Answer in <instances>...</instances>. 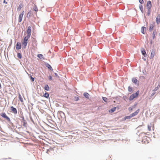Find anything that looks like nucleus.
<instances>
[{
	"label": "nucleus",
	"mask_w": 160,
	"mask_h": 160,
	"mask_svg": "<svg viewBox=\"0 0 160 160\" xmlns=\"http://www.w3.org/2000/svg\"><path fill=\"white\" fill-rule=\"evenodd\" d=\"M47 67L50 70H53L52 67L49 64L48 65Z\"/></svg>",
	"instance_id": "obj_30"
},
{
	"label": "nucleus",
	"mask_w": 160,
	"mask_h": 160,
	"mask_svg": "<svg viewBox=\"0 0 160 160\" xmlns=\"http://www.w3.org/2000/svg\"><path fill=\"white\" fill-rule=\"evenodd\" d=\"M38 57L40 59H44V58L43 57V55L42 54H39L38 55Z\"/></svg>",
	"instance_id": "obj_16"
},
{
	"label": "nucleus",
	"mask_w": 160,
	"mask_h": 160,
	"mask_svg": "<svg viewBox=\"0 0 160 160\" xmlns=\"http://www.w3.org/2000/svg\"><path fill=\"white\" fill-rule=\"evenodd\" d=\"M156 32L154 31L152 33V38L154 39L155 38Z\"/></svg>",
	"instance_id": "obj_28"
},
{
	"label": "nucleus",
	"mask_w": 160,
	"mask_h": 160,
	"mask_svg": "<svg viewBox=\"0 0 160 160\" xmlns=\"http://www.w3.org/2000/svg\"><path fill=\"white\" fill-rule=\"evenodd\" d=\"M22 123L24 127H27V123L23 117L22 118Z\"/></svg>",
	"instance_id": "obj_8"
},
{
	"label": "nucleus",
	"mask_w": 160,
	"mask_h": 160,
	"mask_svg": "<svg viewBox=\"0 0 160 160\" xmlns=\"http://www.w3.org/2000/svg\"><path fill=\"white\" fill-rule=\"evenodd\" d=\"M31 32V27L29 26L28 27L27 30V35L24 37L23 41L22 42V48L23 49L26 48L28 43V40L30 38Z\"/></svg>",
	"instance_id": "obj_1"
},
{
	"label": "nucleus",
	"mask_w": 160,
	"mask_h": 160,
	"mask_svg": "<svg viewBox=\"0 0 160 160\" xmlns=\"http://www.w3.org/2000/svg\"><path fill=\"white\" fill-rule=\"evenodd\" d=\"M102 99L104 102H107L108 99L106 97H102Z\"/></svg>",
	"instance_id": "obj_31"
},
{
	"label": "nucleus",
	"mask_w": 160,
	"mask_h": 160,
	"mask_svg": "<svg viewBox=\"0 0 160 160\" xmlns=\"http://www.w3.org/2000/svg\"><path fill=\"white\" fill-rule=\"evenodd\" d=\"M131 118H132V117L130 114L129 116H126L124 117V120H125L127 119H130Z\"/></svg>",
	"instance_id": "obj_19"
},
{
	"label": "nucleus",
	"mask_w": 160,
	"mask_h": 160,
	"mask_svg": "<svg viewBox=\"0 0 160 160\" xmlns=\"http://www.w3.org/2000/svg\"><path fill=\"white\" fill-rule=\"evenodd\" d=\"M132 109H133L132 108H131V107L130 108H129V111L132 110Z\"/></svg>",
	"instance_id": "obj_38"
},
{
	"label": "nucleus",
	"mask_w": 160,
	"mask_h": 160,
	"mask_svg": "<svg viewBox=\"0 0 160 160\" xmlns=\"http://www.w3.org/2000/svg\"><path fill=\"white\" fill-rule=\"evenodd\" d=\"M153 91V92L151 94V96L152 97L153 96H154L156 93L155 92L153 91Z\"/></svg>",
	"instance_id": "obj_33"
},
{
	"label": "nucleus",
	"mask_w": 160,
	"mask_h": 160,
	"mask_svg": "<svg viewBox=\"0 0 160 160\" xmlns=\"http://www.w3.org/2000/svg\"><path fill=\"white\" fill-rule=\"evenodd\" d=\"M24 12L22 11V13L20 14L19 15L18 17V22H21L22 20V17L24 14Z\"/></svg>",
	"instance_id": "obj_6"
},
{
	"label": "nucleus",
	"mask_w": 160,
	"mask_h": 160,
	"mask_svg": "<svg viewBox=\"0 0 160 160\" xmlns=\"http://www.w3.org/2000/svg\"><path fill=\"white\" fill-rule=\"evenodd\" d=\"M148 129L149 131L151 130V128H152V130H154V124L153 123H151L150 124H148Z\"/></svg>",
	"instance_id": "obj_4"
},
{
	"label": "nucleus",
	"mask_w": 160,
	"mask_h": 160,
	"mask_svg": "<svg viewBox=\"0 0 160 160\" xmlns=\"http://www.w3.org/2000/svg\"><path fill=\"white\" fill-rule=\"evenodd\" d=\"M0 115L2 117L4 118L7 119L8 121H10V118L7 116L5 113H2Z\"/></svg>",
	"instance_id": "obj_5"
},
{
	"label": "nucleus",
	"mask_w": 160,
	"mask_h": 160,
	"mask_svg": "<svg viewBox=\"0 0 160 160\" xmlns=\"http://www.w3.org/2000/svg\"><path fill=\"white\" fill-rule=\"evenodd\" d=\"M22 47L21 44L20 42H18L16 46V49L17 50H19L21 49Z\"/></svg>",
	"instance_id": "obj_7"
},
{
	"label": "nucleus",
	"mask_w": 160,
	"mask_h": 160,
	"mask_svg": "<svg viewBox=\"0 0 160 160\" xmlns=\"http://www.w3.org/2000/svg\"><path fill=\"white\" fill-rule=\"evenodd\" d=\"M22 6H23L22 4V3L20 4L19 5L18 8H17L18 10L19 11H20L21 10Z\"/></svg>",
	"instance_id": "obj_14"
},
{
	"label": "nucleus",
	"mask_w": 160,
	"mask_h": 160,
	"mask_svg": "<svg viewBox=\"0 0 160 160\" xmlns=\"http://www.w3.org/2000/svg\"><path fill=\"white\" fill-rule=\"evenodd\" d=\"M132 82L134 83H137L138 82V81L135 78H133L132 79Z\"/></svg>",
	"instance_id": "obj_12"
},
{
	"label": "nucleus",
	"mask_w": 160,
	"mask_h": 160,
	"mask_svg": "<svg viewBox=\"0 0 160 160\" xmlns=\"http://www.w3.org/2000/svg\"><path fill=\"white\" fill-rule=\"evenodd\" d=\"M33 10L36 12H37L38 11V9L36 6H35V7L33 8Z\"/></svg>",
	"instance_id": "obj_25"
},
{
	"label": "nucleus",
	"mask_w": 160,
	"mask_h": 160,
	"mask_svg": "<svg viewBox=\"0 0 160 160\" xmlns=\"http://www.w3.org/2000/svg\"><path fill=\"white\" fill-rule=\"evenodd\" d=\"M142 54L144 55V56H145V55L146 54V52L145 51L144 49L142 50Z\"/></svg>",
	"instance_id": "obj_26"
},
{
	"label": "nucleus",
	"mask_w": 160,
	"mask_h": 160,
	"mask_svg": "<svg viewBox=\"0 0 160 160\" xmlns=\"http://www.w3.org/2000/svg\"><path fill=\"white\" fill-rule=\"evenodd\" d=\"M139 2L141 4H142L144 2L143 0H139Z\"/></svg>",
	"instance_id": "obj_35"
},
{
	"label": "nucleus",
	"mask_w": 160,
	"mask_h": 160,
	"mask_svg": "<svg viewBox=\"0 0 160 160\" xmlns=\"http://www.w3.org/2000/svg\"><path fill=\"white\" fill-rule=\"evenodd\" d=\"M156 22L157 24H159L160 23V14H158L156 18Z\"/></svg>",
	"instance_id": "obj_10"
},
{
	"label": "nucleus",
	"mask_w": 160,
	"mask_h": 160,
	"mask_svg": "<svg viewBox=\"0 0 160 160\" xmlns=\"http://www.w3.org/2000/svg\"><path fill=\"white\" fill-rule=\"evenodd\" d=\"M49 94L47 92H46L43 95V97L47 98H48L49 97Z\"/></svg>",
	"instance_id": "obj_20"
},
{
	"label": "nucleus",
	"mask_w": 160,
	"mask_h": 160,
	"mask_svg": "<svg viewBox=\"0 0 160 160\" xmlns=\"http://www.w3.org/2000/svg\"><path fill=\"white\" fill-rule=\"evenodd\" d=\"M10 108H11V110L14 114H16L17 113V111L15 108H14L13 106H11V107Z\"/></svg>",
	"instance_id": "obj_9"
},
{
	"label": "nucleus",
	"mask_w": 160,
	"mask_h": 160,
	"mask_svg": "<svg viewBox=\"0 0 160 160\" xmlns=\"http://www.w3.org/2000/svg\"><path fill=\"white\" fill-rule=\"evenodd\" d=\"M139 111H140L139 109H138L134 113H132V114H131L132 117H134V116H136V115H137L138 114L139 112Z\"/></svg>",
	"instance_id": "obj_11"
},
{
	"label": "nucleus",
	"mask_w": 160,
	"mask_h": 160,
	"mask_svg": "<svg viewBox=\"0 0 160 160\" xmlns=\"http://www.w3.org/2000/svg\"><path fill=\"white\" fill-rule=\"evenodd\" d=\"M79 100V98L78 97H77V98L76 99V101H78Z\"/></svg>",
	"instance_id": "obj_39"
},
{
	"label": "nucleus",
	"mask_w": 160,
	"mask_h": 160,
	"mask_svg": "<svg viewBox=\"0 0 160 160\" xmlns=\"http://www.w3.org/2000/svg\"><path fill=\"white\" fill-rule=\"evenodd\" d=\"M154 52H153V51L151 53V54L150 57L151 58H153L154 57Z\"/></svg>",
	"instance_id": "obj_27"
},
{
	"label": "nucleus",
	"mask_w": 160,
	"mask_h": 160,
	"mask_svg": "<svg viewBox=\"0 0 160 160\" xmlns=\"http://www.w3.org/2000/svg\"><path fill=\"white\" fill-rule=\"evenodd\" d=\"M84 96L86 98H88L89 94L87 93H84L83 94Z\"/></svg>",
	"instance_id": "obj_22"
},
{
	"label": "nucleus",
	"mask_w": 160,
	"mask_h": 160,
	"mask_svg": "<svg viewBox=\"0 0 160 160\" xmlns=\"http://www.w3.org/2000/svg\"><path fill=\"white\" fill-rule=\"evenodd\" d=\"M140 9L141 11L142 12L143 11V6L142 5H140L139 6Z\"/></svg>",
	"instance_id": "obj_24"
},
{
	"label": "nucleus",
	"mask_w": 160,
	"mask_h": 160,
	"mask_svg": "<svg viewBox=\"0 0 160 160\" xmlns=\"http://www.w3.org/2000/svg\"><path fill=\"white\" fill-rule=\"evenodd\" d=\"M49 79L50 80H51L52 79V77L51 76H50L48 77Z\"/></svg>",
	"instance_id": "obj_37"
},
{
	"label": "nucleus",
	"mask_w": 160,
	"mask_h": 160,
	"mask_svg": "<svg viewBox=\"0 0 160 160\" xmlns=\"http://www.w3.org/2000/svg\"><path fill=\"white\" fill-rule=\"evenodd\" d=\"M116 107H114L111 109L109 110V112L112 113L114 112L116 110Z\"/></svg>",
	"instance_id": "obj_13"
},
{
	"label": "nucleus",
	"mask_w": 160,
	"mask_h": 160,
	"mask_svg": "<svg viewBox=\"0 0 160 160\" xmlns=\"http://www.w3.org/2000/svg\"><path fill=\"white\" fill-rule=\"evenodd\" d=\"M55 75L56 76H58V74L57 73H55Z\"/></svg>",
	"instance_id": "obj_40"
},
{
	"label": "nucleus",
	"mask_w": 160,
	"mask_h": 160,
	"mask_svg": "<svg viewBox=\"0 0 160 160\" xmlns=\"http://www.w3.org/2000/svg\"><path fill=\"white\" fill-rule=\"evenodd\" d=\"M151 1H148L146 5L147 8L148 10L147 15L149 16L150 15L151 12V8L152 7Z\"/></svg>",
	"instance_id": "obj_2"
},
{
	"label": "nucleus",
	"mask_w": 160,
	"mask_h": 160,
	"mask_svg": "<svg viewBox=\"0 0 160 160\" xmlns=\"http://www.w3.org/2000/svg\"><path fill=\"white\" fill-rule=\"evenodd\" d=\"M19 100L21 102H23V98L21 96V95L19 94L18 97Z\"/></svg>",
	"instance_id": "obj_15"
},
{
	"label": "nucleus",
	"mask_w": 160,
	"mask_h": 160,
	"mask_svg": "<svg viewBox=\"0 0 160 160\" xmlns=\"http://www.w3.org/2000/svg\"><path fill=\"white\" fill-rule=\"evenodd\" d=\"M44 88L45 90L48 91L49 90V88L48 85H46L45 86Z\"/></svg>",
	"instance_id": "obj_21"
},
{
	"label": "nucleus",
	"mask_w": 160,
	"mask_h": 160,
	"mask_svg": "<svg viewBox=\"0 0 160 160\" xmlns=\"http://www.w3.org/2000/svg\"><path fill=\"white\" fill-rule=\"evenodd\" d=\"M3 2H4V3H5V0H4L3 1Z\"/></svg>",
	"instance_id": "obj_42"
},
{
	"label": "nucleus",
	"mask_w": 160,
	"mask_h": 160,
	"mask_svg": "<svg viewBox=\"0 0 160 160\" xmlns=\"http://www.w3.org/2000/svg\"><path fill=\"white\" fill-rule=\"evenodd\" d=\"M158 89V86L156 87L153 90V91H154L155 92L156 91H157Z\"/></svg>",
	"instance_id": "obj_32"
},
{
	"label": "nucleus",
	"mask_w": 160,
	"mask_h": 160,
	"mask_svg": "<svg viewBox=\"0 0 160 160\" xmlns=\"http://www.w3.org/2000/svg\"><path fill=\"white\" fill-rule=\"evenodd\" d=\"M17 56L19 58H22V55L20 53H18Z\"/></svg>",
	"instance_id": "obj_29"
},
{
	"label": "nucleus",
	"mask_w": 160,
	"mask_h": 160,
	"mask_svg": "<svg viewBox=\"0 0 160 160\" xmlns=\"http://www.w3.org/2000/svg\"><path fill=\"white\" fill-rule=\"evenodd\" d=\"M145 141H144V140H142V142H145Z\"/></svg>",
	"instance_id": "obj_41"
},
{
	"label": "nucleus",
	"mask_w": 160,
	"mask_h": 160,
	"mask_svg": "<svg viewBox=\"0 0 160 160\" xmlns=\"http://www.w3.org/2000/svg\"><path fill=\"white\" fill-rule=\"evenodd\" d=\"M31 78L32 80V82H33L34 80V78H32V77H31Z\"/></svg>",
	"instance_id": "obj_36"
},
{
	"label": "nucleus",
	"mask_w": 160,
	"mask_h": 160,
	"mask_svg": "<svg viewBox=\"0 0 160 160\" xmlns=\"http://www.w3.org/2000/svg\"><path fill=\"white\" fill-rule=\"evenodd\" d=\"M146 28L144 27H142L141 28V32L143 34H145L144 30H146Z\"/></svg>",
	"instance_id": "obj_17"
},
{
	"label": "nucleus",
	"mask_w": 160,
	"mask_h": 160,
	"mask_svg": "<svg viewBox=\"0 0 160 160\" xmlns=\"http://www.w3.org/2000/svg\"><path fill=\"white\" fill-rule=\"evenodd\" d=\"M139 93V91H138L135 93L132 94L129 97V99L132 100L134 98L138 97Z\"/></svg>",
	"instance_id": "obj_3"
},
{
	"label": "nucleus",
	"mask_w": 160,
	"mask_h": 160,
	"mask_svg": "<svg viewBox=\"0 0 160 160\" xmlns=\"http://www.w3.org/2000/svg\"><path fill=\"white\" fill-rule=\"evenodd\" d=\"M153 27H154V25L153 24H150V25L149 30L150 31H152L153 30Z\"/></svg>",
	"instance_id": "obj_18"
},
{
	"label": "nucleus",
	"mask_w": 160,
	"mask_h": 160,
	"mask_svg": "<svg viewBox=\"0 0 160 160\" xmlns=\"http://www.w3.org/2000/svg\"><path fill=\"white\" fill-rule=\"evenodd\" d=\"M159 87H160V85H159Z\"/></svg>",
	"instance_id": "obj_43"
},
{
	"label": "nucleus",
	"mask_w": 160,
	"mask_h": 160,
	"mask_svg": "<svg viewBox=\"0 0 160 160\" xmlns=\"http://www.w3.org/2000/svg\"><path fill=\"white\" fill-rule=\"evenodd\" d=\"M31 13V11H30L27 14V17H28V15H29V16H30Z\"/></svg>",
	"instance_id": "obj_34"
},
{
	"label": "nucleus",
	"mask_w": 160,
	"mask_h": 160,
	"mask_svg": "<svg viewBox=\"0 0 160 160\" xmlns=\"http://www.w3.org/2000/svg\"><path fill=\"white\" fill-rule=\"evenodd\" d=\"M128 90L129 92H132V88L130 86H129L128 87Z\"/></svg>",
	"instance_id": "obj_23"
}]
</instances>
